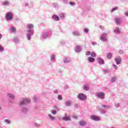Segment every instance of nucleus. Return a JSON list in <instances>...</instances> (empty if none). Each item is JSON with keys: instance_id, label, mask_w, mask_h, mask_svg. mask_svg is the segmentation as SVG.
Masks as SVG:
<instances>
[{"instance_id": "13", "label": "nucleus", "mask_w": 128, "mask_h": 128, "mask_svg": "<svg viewBox=\"0 0 128 128\" xmlns=\"http://www.w3.org/2000/svg\"><path fill=\"white\" fill-rule=\"evenodd\" d=\"M88 60H89L90 62H94V58L92 57H89L88 58Z\"/></svg>"}, {"instance_id": "42", "label": "nucleus", "mask_w": 128, "mask_h": 128, "mask_svg": "<svg viewBox=\"0 0 128 128\" xmlns=\"http://www.w3.org/2000/svg\"><path fill=\"white\" fill-rule=\"evenodd\" d=\"M35 126H36L37 128H38V126H40V124H34Z\"/></svg>"}, {"instance_id": "44", "label": "nucleus", "mask_w": 128, "mask_h": 128, "mask_svg": "<svg viewBox=\"0 0 128 128\" xmlns=\"http://www.w3.org/2000/svg\"><path fill=\"white\" fill-rule=\"evenodd\" d=\"M96 42H92V46H94V44H96Z\"/></svg>"}, {"instance_id": "12", "label": "nucleus", "mask_w": 128, "mask_h": 128, "mask_svg": "<svg viewBox=\"0 0 128 128\" xmlns=\"http://www.w3.org/2000/svg\"><path fill=\"white\" fill-rule=\"evenodd\" d=\"M52 18H54L55 20H60V18H58V16L56 14L53 15Z\"/></svg>"}, {"instance_id": "33", "label": "nucleus", "mask_w": 128, "mask_h": 128, "mask_svg": "<svg viewBox=\"0 0 128 128\" xmlns=\"http://www.w3.org/2000/svg\"><path fill=\"white\" fill-rule=\"evenodd\" d=\"M51 112H52V114H56V110H53Z\"/></svg>"}, {"instance_id": "1", "label": "nucleus", "mask_w": 128, "mask_h": 128, "mask_svg": "<svg viewBox=\"0 0 128 128\" xmlns=\"http://www.w3.org/2000/svg\"><path fill=\"white\" fill-rule=\"evenodd\" d=\"M78 98L81 100H86V96L84 94L80 93L78 94Z\"/></svg>"}, {"instance_id": "39", "label": "nucleus", "mask_w": 128, "mask_h": 128, "mask_svg": "<svg viewBox=\"0 0 128 128\" xmlns=\"http://www.w3.org/2000/svg\"><path fill=\"white\" fill-rule=\"evenodd\" d=\"M72 116L74 118H76V114H73Z\"/></svg>"}, {"instance_id": "15", "label": "nucleus", "mask_w": 128, "mask_h": 128, "mask_svg": "<svg viewBox=\"0 0 128 128\" xmlns=\"http://www.w3.org/2000/svg\"><path fill=\"white\" fill-rule=\"evenodd\" d=\"M27 28H33L34 25H32V24H28V25L27 26Z\"/></svg>"}, {"instance_id": "2", "label": "nucleus", "mask_w": 128, "mask_h": 128, "mask_svg": "<svg viewBox=\"0 0 128 128\" xmlns=\"http://www.w3.org/2000/svg\"><path fill=\"white\" fill-rule=\"evenodd\" d=\"M28 102H30V100L28 99V98H24L22 100V102L20 103V106H22L24 104H28Z\"/></svg>"}, {"instance_id": "45", "label": "nucleus", "mask_w": 128, "mask_h": 128, "mask_svg": "<svg viewBox=\"0 0 128 128\" xmlns=\"http://www.w3.org/2000/svg\"><path fill=\"white\" fill-rule=\"evenodd\" d=\"M2 38V34H0V40Z\"/></svg>"}, {"instance_id": "40", "label": "nucleus", "mask_w": 128, "mask_h": 128, "mask_svg": "<svg viewBox=\"0 0 128 128\" xmlns=\"http://www.w3.org/2000/svg\"><path fill=\"white\" fill-rule=\"evenodd\" d=\"M70 4L71 6H74V2H70Z\"/></svg>"}, {"instance_id": "48", "label": "nucleus", "mask_w": 128, "mask_h": 128, "mask_svg": "<svg viewBox=\"0 0 128 128\" xmlns=\"http://www.w3.org/2000/svg\"><path fill=\"white\" fill-rule=\"evenodd\" d=\"M30 32V30H29V32Z\"/></svg>"}, {"instance_id": "46", "label": "nucleus", "mask_w": 128, "mask_h": 128, "mask_svg": "<svg viewBox=\"0 0 128 128\" xmlns=\"http://www.w3.org/2000/svg\"><path fill=\"white\" fill-rule=\"evenodd\" d=\"M119 53L120 54H122V50L119 51Z\"/></svg>"}, {"instance_id": "20", "label": "nucleus", "mask_w": 128, "mask_h": 128, "mask_svg": "<svg viewBox=\"0 0 128 128\" xmlns=\"http://www.w3.org/2000/svg\"><path fill=\"white\" fill-rule=\"evenodd\" d=\"M120 29H118V28H116L115 30H114V32L116 33V34H120Z\"/></svg>"}, {"instance_id": "3", "label": "nucleus", "mask_w": 128, "mask_h": 128, "mask_svg": "<svg viewBox=\"0 0 128 128\" xmlns=\"http://www.w3.org/2000/svg\"><path fill=\"white\" fill-rule=\"evenodd\" d=\"M6 18L7 20H12V14L8 12L6 14Z\"/></svg>"}, {"instance_id": "41", "label": "nucleus", "mask_w": 128, "mask_h": 128, "mask_svg": "<svg viewBox=\"0 0 128 128\" xmlns=\"http://www.w3.org/2000/svg\"><path fill=\"white\" fill-rule=\"evenodd\" d=\"M84 30L86 32H88V28H84Z\"/></svg>"}, {"instance_id": "32", "label": "nucleus", "mask_w": 128, "mask_h": 128, "mask_svg": "<svg viewBox=\"0 0 128 128\" xmlns=\"http://www.w3.org/2000/svg\"><path fill=\"white\" fill-rule=\"evenodd\" d=\"M4 51V48H2V46H0V52H3Z\"/></svg>"}, {"instance_id": "8", "label": "nucleus", "mask_w": 128, "mask_h": 128, "mask_svg": "<svg viewBox=\"0 0 128 128\" xmlns=\"http://www.w3.org/2000/svg\"><path fill=\"white\" fill-rule=\"evenodd\" d=\"M114 20L115 22H116L117 24H122V21L120 20V18H116Z\"/></svg>"}, {"instance_id": "18", "label": "nucleus", "mask_w": 128, "mask_h": 128, "mask_svg": "<svg viewBox=\"0 0 128 128\" xmlns=\"http://www.w3.org/2000/svg\"><path fill=\"white\" fill-rule=\"evenodd\" d=\"M90 56L92 58H96V54L94 52H92Z\"/></svg>"}, {"instance_id": "30", "label": "nucleus", "mask_w": 128, "mask_h": 128, "mask_svg": "<svg viewBox=\"0 0 128 128\" xmlns=\"http://www.w3.org/2000/svg\"><path fill=\"white\" fill-rule=\"evenodd\" d=\"M86 56H90V52L88 51L86 53Z\"/></svg>"}, {"instance_id": "35", "label": "nucleus", "mask_w": 128, "mask_h": 128, "mask_svg": "<svg viewBox=\"0 0 128 128\" xmlns=\"http://www.w3.org/2000/svg\"><path fill=\"white\" fill-rule=\"evenodd\" d=\"M102 108H110V106H108L106 105H102Z\"/></svg>"}, {"instance_id": "26", "label": "nucleus", "mask_w": 128, "mask_h": 128, "mask_svg": "<svg viewBox=\"0 0 128 128\" xmlns=\"http://www.w3.org/2000/svg\"><path fill=\"white\" fill-rule=\"evenodd\" d=\"M48 116L52 120H54V118L52 117L51 114H49Z\"/></svg>"}, {"instance_id": "28", "label": "nucleus", "mask_w": 128, "mask_h": 128, "mask_svg": "<svg viewBox=\"0 0 128 128\" xmlns=\"http://www.w3.org/2000/svg\"><path fill=\"white\" fill-rule=\"evenodd\" d=\"M27 38L28 40H30V34H27Z\"/></svg>"}, {"instance_id": "23", "label": "nucleus", "mask_w": 128, "mask_h": 128, "mask_svg": "<svg viewBox=\"0 0 128 128\" xmlns=\"http://www.w3.org/2000/svg\"><path fill=\"white\" fill-rule=\"evenodd\" d=\"M2 4H4V6H8V2L4 1V2H3Z\"/></svg>"}, {"instance_id": "5", "label": "nucleus", "mask_w": 128, "mask_h": 128, "mask_svg": "<svg viewBox=\"0 0 128 128\" xmlns=\"http://www.w3.org/2000/svg\"><path fill=\"white\" fill-rule=\"evenodd\" d=\"M79 124L80 126H86V122L84 120H81L79 122Z\"/></svg>"}, {"instance_id": "10", "label": "nucleus", "mask_w": 128, "mask_h": 128, "mask_svg": "<svg viewBox=\"0 0 128 128\" xmlns=\"http://www.w3.org/2000/svg\"><path fill=\"white\" fill-rule=\"evenodd\" d=\"M98 96L100 98H104V93H98Z\"/></svg>"}, {"instance_id": "7", "label": "nucleus", "mask_w": 128, "mask_h": 128, "mask_svg": "<svg viewBox=\"0 0 128 128\" xmlns=\"http://www.w3.org/2000/svg\"><path fill=\"white\" fill-rule=\"evenodd\" d=\"M91 118L94 120H100V116H92L91 117Z\"/></svg>"}, {"instance_id": "16", "label": "nucleus", "mask_w": 128, "mask_h": 128, "mask_svg": "<svg viewBox=\"0 0 128 128\" xmlns=\"http://www.w3.org/2000/svg\"><path fill=\"white\" fill-rule=\"evenodd\" d=\"M100 40H103V42H106V36H102L100 37Z\"/></svg>"}, {"instance_id": "27", "label": "nucleus", "mask_w": 128, "mask_h": 128, "mask_svg": "<svg viewBox=\"0 0 128 128\" xmlns=\"http://www.w3.org/2000/svg\"><path fill=\"white\" fill-rule=\"evenodd\" d=\"M71 104H72V102H70L68 101V102H66V104L68 106H70Z\"/></svg>"}, {"instance_id": "4", "label": "nucleus", "mask_w": 128, "mask_h": 128, "mask_svg": "<svg viewBox=\"0 0 128 128\" xmlns=\"http://www.w3.org/2000/svg\"><path fill=\"white\" fill-rule=\"evenodd\" d=\"M98 64H104V61L102 58H100V57H98L96 60Z\"/></svg>"}, {"instance_id": "11", "label": "nucleus", "mask_w": 128, "mask_h": 128, "mask_svg": "<svg viewBox=\"0 0 128 128\" xmlns=\"http://www.w3.org/2000/svg\"><path fill=\"white\" fill-rule=\"evenodd\" d=\"M106 58H108V60H110V58H112V53H108L106 55Z\"/></svg>"}, {"instance_id": "6", "label": "nucleus", "mask_w": 128, "mask_h": 128, "mask_svg": "<svg viewBox=\"0 0 128 128\" xmlns=\"http://www.w3.org/2000/svg\"><path fill=\"white\" fill-rule=\"evenodd\" d=\"M115 61L116 62V64H120L122 62V58H120V57H116L115 59Z\"/></svg>"}, {"instance_id": "21", "label": "nucleus", "mask_w": 128, "mask_h": 128, "mask_svg": "<svg viewBox=\"0 0 128 128\" xmlns=\"http://www.w3.org/2000/svg\"><path fill=\"white\" fill-rule=\"evenodd\" d=\"M118 10V7H114L112 10H111V12H114V10Z\"/></svg>"}, {"instance_id": "38", "label": "nucleus", "mask_w": 128, "mask_h": 128, "mask_svg": "<svg viewBox=\"0 0 128 128\" xmlns=\"http://www.w3.org/2000/svg\"><path fill=\"white\" fill-rule=\"evenodd\" d=\"M112 82H116V78H112L111 80Z\"/></svg>"}, {"instance_id": "24", "label": "nucleus", "mask_w": 128, "mask_h": 128, "mask_svg": "<svg viewBox=\"0 0 128 128\" xmlns=\"http://www.w3.org/2000/svg\"><path fill=\"white\" fill-rule=\"evenodd\" d=\"M60 18H64V14H61L60 15Z\"/></svg>"}, {"instance_id": "17", "label": "nucleus", "mask_w": 128, "mask_h": 128, "mask_svg": "<svg viewBox=\"0 0 128 128\" xmlns=\"http://www.w3.org/2000/svg\"><path fill=\"white\" fill-rule=\"evenodd\" d=\"M83 88L85 90H90V87H88V85L84 86Z\"/></svg>"}, {"instance_id": "22", "label": "nucleus", "mask_w": 128, "mask_h": 128, "mask_svg": "<svg viewBox=\"0 0 128 128\" xmlns=\"http://www.w3.org/2000/svg\"><path fill=\"white\" fill-rule=\"evenodd\" d=\"M73 34L74 36H80V34H78V32H74Z\"/></svg>"}, {"instance_id": "34", "label": "nucleus", "mask_w": 128, "mask_h": 128, "mask_svg": "<svg viewBox=\"0 0 128 128\" xmlns=\"http://www.w3.org/2000/svg\"><path fill=\"white\" fill-rule=\"evenodd\" d=\"M56 58V56L54 55H52L51 57V59L54 60Z\"/></svg>"}, {"instance_id": "47", "label": "nucleus", "mask_w": 128, "mask_h": 128, "mask_svg": "<svg viewBox=\"0 0 128 128\" xmlns=\"http://www.w3.org/2000/svg\"><path fill=\"white\" fill-rule=\"evenodd\" d=\"M25 6H28V4L26 3V4H25Z\"/></svg>"}, {"instance_id": "31", "label": "nucleus", "mask_w": 128, "mask_h": 128, "mask_svg": "<svg viewBox=\"0 0 128 128\" xmlns=\"http://www.w3.org/2000/svg\"><path fill=\"white\" fill-rule=\"evenodd\" d=\"M11 31L12 32H16V28H12L11 29Z\"/></svg>"}, {"instance_id": "37", "label": "nucleus", "mask_w": 128, "mask_h": 128, "mask_svg": "<svg viewBox=\"0 0 128 128\" xmlns=\"http://www.w3.org/2000/svg\"><path fill=\"white\" fill-rule=\"evenodd\" d=\"M113 66H114V68L115 70H118V66H116V65L114 64Z\"/></svg>"}, {"instance_id": "29", "label": "nucleus", "mask_w": 128, "mask_h": 128, "mask_svg": "<svg viewBox=\"0 0 128 128\" xmlns=\"http://www.w3.org/2000/svg\"><path fill=\"white\" fill-rule=\"evenodd\" d=\"M4 122H6V124H10V120H5Z\"/></svg>"}, {"instance_id": "14", "label": "nucleus", "mask_w": 128, "mask_h": 128, "mask_svg": "<svg viewBox=\"0 0 128 128\" xmlns=\"http://www.w3.org/2000/svg\"><path fill=\"white\" fill-rule=\"evenodd\" d=\"M64 62H70V60L68 59L66 57H65L64 59Z\"/></svg>"}, {"instance_id": "43", "label": "nucleus", "mask_w": 128, "mask_h": 128, "mask_svg": "<svg viewBox=\"0 0 128 128\" xmlns=\"http://www.w3.org/2000/svg\"><path fill=\"white\" fill-rule=\"evenodd\" d=\"M125 14H126V16H128V11H126V12H125Z\"/></svg>"}, {"instance_id": "19", "label": "nucleus", "mask_w": 128, "mask_h": 128, "mask_svg": "<svg viewBox=\"0 0 128 128\" xmlns=\"http://www.w3.org/2000/svg\"><path fill=\"white\" fill-rule=\"evenodd\" d=\"M8 96H9V98H14V96L12 95V94H8Z\"/></svg>"}, {"instance_id": "36", "label": "nucleus", "mask_w": 128, "mask_h": 128, "mask_svg": "<svg viewBox=\"0 0 128 128\" xmlns=\"http://www.w3.org/2000/svg\"><path fill=\"white\" fill-rule=\"evenodd\" d=\"M58 100H62V96L58 95Z\"/></svg>"}, {"instance_id": "25", "label": "nucleus", "mask_w": 128, "mask_h": 128, "mask_svg": "<svg viewBox=\"0 0 128 128\" xmlns=\"http://www.w3.org/2000/svg\"><path fill=\"white\" fill-rule=\"evenodd\" d=\"M76 52H80V47H76Z\"/></svg>"}, {"instance_id": "9", "label": "nucleus", "mask_w": 128, "mask_h": 128, "mask_svg": "<svg viewBox=\"0 0 128 128\" xmlns=\"http://www.w3.org/2000/svg\"><path fill=\"white\" fill-rule=\"evenodd\" d=\"M62 120H66V121L70 120V118L68 116L66 115H65V116L62 118Z\"/></svg>"}, {"instance_id": "49", "label": "nucleus", "mask_w": 128, "mask_h": 128, "mask_svg": "<svg viewBox=\"0 0 128 128\" xmlns=\"http://www.w3.org/2000/svg\"><path fill=\"white\" fill-rule=\"evenodd\" d=\"M0 108H1V107H0Z\"/></svg>"}]
</instances>
